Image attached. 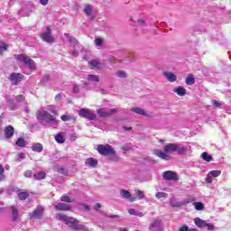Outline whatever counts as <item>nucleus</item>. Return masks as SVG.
<instances>
[{"label": "nucleus", "mask_w": 231, "mask_h": 231, "mask_svg": "<svg viewBox=\"0 0 231 231\" xmlns=\"http://www.w3.org/2000/svg\"><path fill=\"white\" fill-rule=\"evenodd\" d=\"M55 100H56V102H60V100H62V95L57 94L55 96Z\"/></svg>", "instance_id": "obj_55"}, {"label": "nucleus", "mask_w": 231, "mask_h": 231, "mask_svg": "<svg viewBox=\"0 0 231 231\" xmlns=\"http://www.w3.org/2000/svg\"><path fill=\"white\" fill-rule=\"evenodd\" d=\"M15 59H17V60L20 62H23V64H25L29 69H35V61H33V60H32L30 57L23 54H19L15 56Z\"/></svg>", "instance_id": "obj_4"}, {"label": "nucleus", "mask_w": 231, "mask_h": 231, "mask_svg": "<svg viewBox=\"0 0 231 231\" xmlns=\"http://www.w3.org/2000/svg\"><path fill=\"white\" fill-rule=\"evenodd\" d=\"M97 152L102 156H110L113 162H118L120 160V157L116 155V152L110 144H99L97 146Z\"/></svg>", "instance_id": "obj_2"}, {"label": "nucleus", "mask_w": 231, "mask_h": 231, "mask_svg": "<svg viewBox=\"0 0 231 231\" xmlns=\"http://www.w3.org/2000/svg\"><path fill=\"white\" fill-rule=\"evenodd\" d=\"M79 115L81 118H87V120H95L97 118V115L93 111L86 108H81Z\"/></svg>", "instance_id": "obj_6"}, {"label": "nucleus", "mask_w": 231, "mask_h": 231, "mask_svg": "<svg viewBox=\"0 0 231 231\" xmlns=\"http://www.w3.org/2000/svg\"><path fill=\"white\" fill-rule=\"evenodd\" d=\"M133 148H131L129 145H124L122 146V150L123 151H125V152H128V151H131Z\"/></svg>", "instance_id": "obj_54"}, {"label": "nucleus", "mask_w": 231, "mask_h": 231, "mask_svg": "<svg viewBox=\"0 0 231 231\" xmlns=\"http://www.w3.org/2000/svg\"><path fill=\"white\" fill-rule=\"evenodd\" d=\"M177 149L178 143H168L164 146V152H167L168 154L171 152H176Z\"/></svg>", "instance_id": "obj_17"}, {"label": "nucleus", "mask_w": 231, "mask_h": 231, "mask_svg": "<svg viewBox=\"0 0 231 231\" xmlns=\"http://www.w3.org/2000/svg\"><path fill=\"white\" fill-rule=\"evenodd\" d=\"M156 198H158V199H162V198H167V193H164V192H157L156 193Z\"/></svg>", "instance_id": "obj_48"}, {"label": "nucleus", "mask_w": 231, "mask_h": 231, "mask_svg": "<svg viewBox=\"0 0 231 231\" xmlns=\"http://www.w3.org/2000/svg\"><path fill=\"white\" fill-rule=\"evenodd\" d=\"M49 0H40L41 5H42L43 6H46V5H48Z\"/></svg>", "instance_id": "obj_57"}, {"label": "nucleus", "mask_w": 231, "mask_h": 231, "mask_svg": "<svg viewBox=\"0 0 231 231\" xmlns=\"http://www.w3.org/2000/svg\"><path fill=\"white\" fill-rule=\"evenodd\" d=\"M174 93H177V95H179V97H185V95H187V89H185V88L180 86L176 88L173 89Z\"/></svg>", "instance_id": "obj_21"}, {"label": "nucleus", "mask_w": 231, "mask_h": 231, "mask_svg": "<svg viewBox=\"0 0 231 231\" xmlns=\"http://www.w3.org/2000/svg\"><path fill=\"white\" fill-rule=\"evenodd\" d=\"M56 219L58 221H63L65 225L69 226V228H73V230H84L85 226L82 224H79V220L75 217H68L64 214H57Z\"/></svg>", "instance_id": "obj_1"}, {"label": "nucleus", "mask_w": 231, "mask_h": 231, "mask_svg": "<svg viewBox=\"0 0 231 231\" xmlns=\"http://www.w3.org/2000/svg\"><path fill=\"white\" fill-rule=\"evenodd\" d=\"M34 180H44L46 178V172L44 171H37L36 173L33 174Z\"/></svg>", "instance_id": "obj_25"}, {"label": "nucleus", "mask_w": 231, "mask_h": 231, "mask_svg": "<svg viewBox=\"0 0 231 231\" xmlns=\"http://www.w3.org/2000/svg\"><path fill=\"white\" fill-rule=\"evenodd\" d=\"M44 216V208L38 206L32 212L29 213L31 219H41Z\"/></svg>", "instance_id": "obj_5"}, {"label": "nucleus", "mask_w": 231, "mask_h": 231, "mask_svg": "<svg viewBox=\"0 0 231 231\" xmlns=\"http://www.w3.org/2000/svg\"><path fill=\"white\" fill-rule=\"evenodd\" d=\"M151 231H163V227L162 226V220L154 219L150 225Z\"/></svg>", "instance_id": "obj_13"}, {"label": "nucleus", "mask_w": 231, "mask_h": 231, "mask_svg": "<svg viewBox=\"0 0 231 231\" xmlns=\"http://www.w3.org/2000/svg\"><path fill=\"white\" fill-rule=\"evenodd\" d=\"M134 113H136L137 115H142L143 116H147V112L145 110L140 108V107H133L131 109Z\"/></svg>", "instance_id": "obj_27"}, {"label": "nucleus", "mask_w": 231, "mask_h": 231, "mask_svg": "<svg viewBox=\"0 0 231 231\" xmlns=\"http://www.w3.org/2000/svg\"><path fill=\"white\" fill-rule=\"evenodd\" d=\"M203 227L207 228L208 231L217 230V227H216L214 224H208L207 221H203Z\"/></svg>", "instance_id": "obj_26"}, {"label": "nucleus", "mask_w": 231, "mask_h": 231, "mask_svg": "<svg viewBox=\"0 0 231 231\" xmlns=\"http://www.w3.org/2000/svg\"><path fill=\"white\" fill-rule=\"evenodd\" d=\"M194 223L199 228H203V220H201L199 217H196L194 219Z\"/></svg>", "instance_id": "obj_41"}, {"label": "nucleus", "mask_w": 231, "mask_h": 231, "mask_svg": "<svg viewBox=\"0 0 231 231\" xmlns=\"http://www.w3.org/2000/svg\"><path fill=\"white\" fill-rule=\"evenodd\" d=\"M86 165H88V167H97L98 165V161L95 158H88L85 162Z\"/></svg>", "instance_id": "obj_22"}, {"label": "nucleus", "mask_w": 231, "mask_h": 231, "mask_svg": "<svg viewBox=\"0 0 231 231\" xmlns=\"http://www.w3.org/2000/svg\"><path fill=\"white\" fill-rule=\"evenodd\" d=\"M135 194L139 199H143V198H145L143 191H142L140 189H135Z\"/></svg>", "instance_id": "obj_42"}, {"label": "nucleus", "mask_w": 231, "mask_h": 231, "mask_svg": "<svg viewBox=\"0 0 231 231\" xmlns=\"http://www.w3.org/2000/svg\"><path fill=\"white\" fill-rule=\"evenodd\" d=\"M153 154H155V156H158V158H161V160H171V155H169V153L166 152H162L161 150L153 151Z\"/></svg>", "instance_id": "obj_15"}, {"label": "nucleus", "mask_w": 231, "mask_h": 231, "mask_svg": "<svg viewBox=\"0 0 231 231\" xmlns=\"http://www.w3.org/2000/svg\"><path fill=\"white\" fill-rule=\"evenodd\" d=\"M175 152H178V154H187V147L180 146V144H177Z\"/></svg>", "instance_id": "obj_30"}, {"label": "nucleus", "mask_w": 231, "mask_h": 231, "mask_svg": "<svg viewBox=\"0 0 231 231\" xmlns=\"http://www.w3.org/2000/svg\"><path fill=\"white\" fill-rule=\"evenodd\" d=\"M32 171L28 170L24 172V177L25 178H32Z\"/></svg>", "instance_id": "obj_53"}, {"label": "nucleus", "mask_w": 231, "mask_h": 231, "mask_svg": "<svg viewBox=\"0 0 231 231\" xmlns=\"http://www.w3.org/2000/svg\"><path fill=\"white\" fill-rule=\"evenodd\" d=\"M44 149V146H42V143H33L32 145V151H33V152H41L42 150Z\"/></svg>", "instance_id": "obj_23"}, {"label": "nucleus", "mask_w": 231, "mask_h": 231, "mask_svg": "<svg viewBox=\"0 0 231 231\" xmlns=\"http://www.w3.org/2000/svg\"><path fill=\"white\" fill-rule=\"evenodd\" d=\"M138 24H145V20H143V19H139L137 21Z\"/></svg>", "instance_id": "obj_63"}, {"label": "nucleus", "mask_w": 231, "mask_h": 231, "mask_svg": "<svg viewBox=\"0 0 231 231\" xmlns=\"http://www.w3.org/2000/svg\"><path fill=\"white\" fill-rule=\"evenodd\" d=\"M15 100L19 103L23 102V104L25 105V113H28V103H26V101L24 100V97H23V95H18L15 97Z\"/></svg>", "instance_id": "obj_24"}, {"label": "nucleus", "mask_w": 231, "mask_h": 231, "mask_svg": "<svg viewBox=\"0 0 231 231\" xmlns=\"http://www.w3.org/2000/svg\"><path fill=\"white\" fill-rule=\"evenodd\" d=\"M88 64L92 66L93 69H102V68H104V63L100 62L98 60H92L88 61Z\"/></svg>", "instance_id": "obj_18"}, {"label": "nucleus", "mask_w": 231, "mask_h": 231, "mask_svg": "<svg viewBox=\"0 0 231 231\" xmlns=\"http://www.w3.org/2000/svg\"><path fill=\"white\" fill-rule=\"evenodd\" d=\"M54 207H55L56 210H60V211L71 210V206H69V204H66V203H58Z\"/></svg>", "instance_id": "obj_20"}, {"label": "nucleus", "mask_w": 231, "mask_h": 231, "mask_svg": "<svg viewBox=\"0 0 231 231\" xmlns=\"http://www.w3.org/2000/svg\"><path fill=\"white\" fill-rule=\"evenodd\" d=\"M128 214H130V216H136V214H138V211H136L134 208H130L128 209Z\"/></svg>", "instance_id": "obj_50"}, {"label": "nucleus", "mask_w": 231, "mask_h": 231, "mask_svg": "<svg viewBox=\"0 0 231 231\" xmlns=\"http://www.w3.org/2000/svg\"><path fill=\"white\" fill-rule=\"evenodd\" d=\"M116 111H118L116 108H110L106 111L104 108H99L97 109V115L100 118H107L114 113H116Z\"/></svg>", "instance_id": "obj_7"}, {"label": "nucleus", "mask_w": 231, "mask_h": 231, "mask_svg": "<svg viewBox=\"0 0 231 231\" xmlns=\"http://www.w3.org/2000/svg\"><path fill=\"white\" fill-rule=\"evenodd\" d=\"M60 200L64 201L65 203H71L72 202L71 199L68 195L61 196Z\"/></svg>", "instance_id": "obj_43"}, {"label": "nucleus", "mask_w": 231, "mask_h": 231, "mask_svg": "<svg viewBox=\"0 0 231 231\" xmlns=\"http://www.w3.org/2000/svg\"><path fill=\"white\" fill-rule=\"evenodd\" d=\"M55 141L57 142V143H64V142H66V138L62 136V134H58L55 136Z\"/></svg>", "instance_id": "obj_32"}, {"label": "nucleus", "mask_w": 231, "mask_h": 231, "mask_svg": "<svg viewBox=\"0 0 231 231\" xmlns=\"http://www.w3.org/2000/svg\"><path fill=\"white\" fill-rule=\"evenodd\" d=\"M163 77H165L166 80H168V82H176V80H178V76H176V74L171 72V71H163L162 73Z\"/></svg>", "instance_id": "obj_14"}, {"label": "nucleus", "mask_w": 231, "mask_h": 231, "mask_svg": "<svg viewBox=\"0 0 231 231\" xmlns=\"http://www.w3.org/2000/svg\"><path fill=\"white\" fill-rule=\"evenodd\" d=\"M7 104L9 106V109H11L12 111H15V109H17V106H15V104L14 103V99L8 97Z\"/></svg>", "instance_id": "obj_33"}, {"label": "nucleus", "mask_w": 231, "mask_h": 231, "mask_svg": "<svg viewBox=\"0 0 231 231\" xmlns=\"http://www.w3.org/2000/svg\"><path fill=\"white\" fill-rule=\"evenodd\" d=\"M72 91H73V93H79L80 88H79V85L74 84L73 88H72Z\"/></svg>", "instance_id": "obj_49"}, {"label": "nucleus", "mask_w": 231, "mask_h": 231, "mask_svg": "<svg viewBox=\"0 0 231 231\" xmlns=\"http://www.w3.org/2000/svg\"><path fill=\"white\" fill-rule=\"evenodd\" d=\"M15 144L18 146V147H26V141H24L23 138H19Z\"/></svg>", "instance_id": "obj_38"}, {"label": "nucleus", "mask_w": 231, "mask_h": 231, "mask_svg": "<svg viewBox=\"0 0 231 231\" xmlns=\"http://www.w3.org/2000/svg\"><path fill=\"white\" fill-rule=\"evenodd\" d=\"M179 231H189V226H183L179 228Z\"/></svg>", "instance_id": "obj_56"}, {"label": "nucleus", "mask_w": 231, "mask_h": 231, "mask_svg": "<svg viewBox=\"0 0 231 231\" xmlns=\"http://www.w3.org/2000/svg\"><path fill=\"white\" fill-rule=\"evenodd\" d=\"M41 38L44 42H48L49 44H51V42H54L53 36H51V30L50 28H47L46 32H42Z\"/></svg>", "instance_id": "obj_9"}, {"label": "nucleus", "mask_w": 231, "mask_h": 231, "mask_svg": "<svg viewBox=\"0 0 231 231\" xmlns=\"http://www.w3.org/2000/svg\"><path fill=\"white\" fill-rule=\"evenodd\" d=\"M14 134H15V128H14V126L7 125L4 128V134L6 140H10V138H13Z\"/></svg>", "instance_id": "obj_12"}, {"label": "nucleus", "mask_w": 231, "mask_h": 231, "mask_svg": "<svg viewBox=\"0 0 231 231\" xmlns=\"http://www.w3.org/2000/svg\"><path fill=\"white\" fill-rule=\"evenodd\" d=\"M18 158H20V160H24V152L18 153Z\"/></svg>", "instance_id": "obj_60"}, {"label": "nucleus", "mask_w": 231, "mask_h": 231, "mask_svg": "<svg viewBox=\"0 0 231 231\" xmlns=\"http://www.w3.org/2000/svg\"><path fill=\"white\" fill-rule=\"evenodd\" d=\"M29 196H30V194H28V192H26V191H22V192L18 193V198L22 201H24V199H26Z\"/></svg>", "instance_id": "obj_35"}, {"label": "nucleus", "mask_w": 231, "mask_h": 231, "mask_svg": "<svg viewBox=\"0 0 231 231\" xmlns=\"http://www.w3.org/2000/svg\"><path fill=\"white\" fill-rule=\"evenodd\" d=\"M185 82H186L187 86H192L193 84L196 83V79H194V77H192V76H188L186 78Z\"/></svg>", "instance_id": "obj_34"}, {"label": "nucleus", "mask_w": 231, "mask_h": 231, "mask_svg": "<svg viewBox=\"0 0 231 231\" xmlns=\"http://www.w3.org/2000/svg\"><path fill=\"white\" fill-rule=\"evenodd\" d=\"M193 205L196 210H203V203L201 202H193Z\"/></svg>", "instance_id": "obj_44"}, {"label": "nucleus", "mask_w": 231, "mask_h": 231, "mask_svg": "<svg viewBox=\"0 0 231 231\" xmlns=\"http://www.w3.org/2000/svg\"><path fill=\"white\" fill-rule=\"evenodd\" d=\"M37 120L48 122L49 124H57V119L55 118V116L48 113V111H38Z\"/></svg>", "instance_id": "obj_3"}, {"label": "nucleus", "mask_w": 231, "mask_h": 231, "mask_svg": "<svg viewBox=\"0 0 231 231\" xmlns=\"http://www.w3.org/2000/svg\"><path fill=\"white\" fill-rule=\"evenodd\" d=\"M218 176H221V171L219 170L211 171L208 173L205 179V182L208 184L212 183V181H214V178H218Z\"/></svg>", "instance_id": "obj_8"}, {"label": "nucleus", "mask_w": 231, "mask_h": 231, "mask_svg": "<svg viewBox=\"0 0 231 231\" xmlns=\"http://www.w3.org/2000/svg\"><path fill=\"white\" fill-rule=\"evenodd\" d=\"M95 44H96V46H102V44H104V39L97 38L95 40Z\"/></svg>", "instance_id": "obj_47"}, {"label": "nucleus", "mask_w": 231, "mask_h": 231, "mask_svg": "<svg viewBox=\"0 0 231 231\" xmlns=\"http://www.w3.org/2000/svg\"><path fill=\"white\" fill-rule=\"evenodd\" d=\"M195 199H196L193 196H189L183 201V203L184 205H187V203H192Z\"/></svg>", "instance_id": "obj_45"}, {"label": "nucleus", "mask_w": 231, "mask_h": 231, "mask_svg": "<svg viewBox=\"0 0 231 231\" xmlns=\"http://www.w3.org/2000/svg\"><path fill=\"white\" fill-rule=\"evenodd\" d=\"M60 119L62 120V122H69V116H68V115H63V116H61Z\"/></svg>", "instance_id": "obj_51"}, {"label": "nucleus", "mask_w": 231, "mask_h": 231, "mask_svg": "<svg viewBox=\"0 0 231 231\" xmlns=\"http://www.w3.org/2000/svg\"><path fill=\"white\" fill-rule=\"evenodd\" d=\"M82 207L85 208V210H87V212H89V206L82 204Z\"/></svg>", "instance_id": "obj_62"}, {"label": "nucleus", "mask_w": 231, "mask_h": 231, "mask_svg": "<svg viewBox=\"0 0 231 231\" xmlns=\"http://www.w3.org/2000/svg\"><path fill=\"white\" fill-rule=\"evenodd\" d=\"M42 82L46 84V82H50V75H44L42 79Z\"/></svg>", "instance_id": "obj_52"}, {"label": "nucleus", "mask_w": 231, "mask_h": 231, "mask_svg": "<svg viewBox=\"0 0 231 231\" xmlns=\"http://www.w3.org/2000/svg\"><path fill=\"white\" fill-rule=\"evenodd\" d=\"M102 205L100 203H97L94 207L95 210H97L98 208H101Z\"/></svg>", "instance_id": "obj_61"}, {"label": "nucleus", "mask_w": 231, "mask_h": 231, "mask_svg": "<svg viewBox=\"0 0 231 231\" xmlns=\"http://www.w3.org/2000/svg\"><path fill=\"white\" fill-rule=\"evenodd\" d=\"M211 104L215 107H218L219 109H223V107H225V103L223 101H217V100L214 99L211 101Z\"/></svg>", "instance_id": "obj_28"}, {"label": "nucleus", "mask_w": 231, "mask_h": 231, "mask_svg": "<svg viewBox=\"0 0 231 231\" xmlns=\"http://www.w3.org/2000/svg\"><path fill=\"white\" fill-rule=\"evenodd\" d=\"M23 77H24L23 74L14 72L10 75L9 80H11L13 86H17L23 80Z\"/></svg>", "instance_id": "obj_11"}, {"label": "nucleus", "mask_w": 231, "mask_h": 231, "mask_svg": "<svg viewBox=\"0 0 231 231\" xmlns=\"http://www.w3.org/2000/svg\"><path fill=\"white\" fill-rule=\"evenodd\" d=\"M11 216H12V221L15 223L16 221H19V210L15 208V207L11 206Z\"/></svg>", "instance_id": "obj_19"}, {"label": "nucleus", "mask_w": 231, "mask_h": 231, "mask_svg": "<svg viewBox=\"0 0 231 231\" xmlns=\"http://www.w3.org/2000/svg\"><path fill=\"white\" fill-rule=\"evenodd\" d=\"M65 36L68 37L69 42H72V44H77V39H75L74 37H69V34L68 33H65Z\"/></svg>", "instance_id": "obj_46"}, {"label": "nucleus", "mask_w": 231, "mask_h": 231, "mask_svg": "<svg viewBox=\"0 0 231 231\" xmlns=\"http://www.w3.org/2000/svg\"><path fill=\"white\" fill-rule=\"evenodd\" d=\"M3 174H5V168L3 165H0V176H3Z\"/></svg>", "instance_id": "obj_59"}, {"label": "nucleus", "mask_w": 231, "mask_h": 231, "mask_svg": "<svg viewBox=\"0 0 231 231\" xmlns=\"http://www.w3.org/2000/svg\"><path fill=\"white\" fill-rule=\"evenodd\" d=\"M6 50H8V45L3 42H0V55H3V52L6 51Z\"/></svg>", "instance_id": "obj_40"}, {"label": "nucleus", "mask_w": 231, "mask_h": 231, "mask_svg": "<svg viewBox=\"0 0 231 231\" xmlns=\"http://www.w3.org/2000/svg\"><path fill=\"white\" fill-rule=\"evenodd\" d=\"M203 160H204V162H212V160H214V158L212 157V155H208V152H203Z\"/></svg>", "instance_id": "obj_39"}, {"label": "nucleus", "mask_w": 231, "mask_h": 231, "mask_svg": "<svg viewBox=\"0 0 231 231\" xmlns=\"http://www.w3.org/2000/svg\"><path fill=\"white\" fill-rule=\"evenodd\" d=\"M84 13L86 14V15L90 17V15L93 14V7L91 5H86L84 7Z\"/></svg>", "instance_id": "obj_31"}, {"label": "nucleus", "mask_w": 231, "mask_h": 231, "mask_svg": "<svg viewBox=\"0 0 231 231\" xmlns=\"http://www.w3.org/2000/svg\"><path fill=\"white\" fill-rule=\"evenodd\" d=\"M170 203H171V207H174V208H180V207H182V205H183V203H181V202H178V201H176V199H171V200H170Z\"/></svg>", "instance_id": "obj_36"}, {"label": "nucleus", "mask_w": 231, "mask_h": 231, "mask_svg": "<svg viewBox=\"0 0 231 231\" xmlns=\"http://www.w3.org/2000/svg\"><path fill=\"white\" fill-rule=\"evenodd\" d=\"M120 195L122 196V198H124L125 199H129V201H131L133 203V201H136V198L133 197L131 195V192H129V190L126 189H121L120 190Z\"/></svg>", "instance_id": "obj_16"}, {"label": "nucleus", "mask_w": 231, "mask_h": 231, "mask_svg": "<svg viewBox=\"0 0 231 231\" xmlns=\"http://www.w3.org/2000/svg\"><path fill=\"white\" fill-rule=\"evenodd\" d=\"M72 55L74 57H79V51H72Z\"/></svg>", "instance_id": "obj_64"}, {"label": "nucleus", "mask_w": 231, "mask_h": 231, "mask_svg": "<svg viewBox=\"0 0 231 231\" xmlns=\"http://www.w3.org/2000/svg\"><path fill=\"white\" fill-rule=\"evenodd\" d=\"M107 217H110V219H118L120 217L118 215H112V216H107Z\"/></svg>", "instance_id": "obj_58"}, {"label": "nucleus", "mask_w": 231, "mask_h": 231, "mask_svg": "<svg viewBox=\"0 0 231 231\" xmlns=\"http://www.w3.org/2000/svg\"><path fill=\"white\" fill-rule=\"evenodd\" d=\"M87 80H88L89 82H100V78L97 75H88L87 77Z\"/></svg>", "instance_id": "obj_29"}, {"label": "nucleus", "mask_w": 231, "mask_h": 231, "mask_svg": "<svg viewBox=\"0 0 231 231\" xmlns=\"http://www.w3.org/2000/svg\"><path fill=\"white\" fill-rule=\"evenodd\" d=\"M163 180L167 181H176L178 180V173L172 171H167L163 173Z\"/></svg>", "instance_id": "obj_10"}, {"label": "nucleus", "mask_w": 231, "mask_h": 231, "mask_svg": "<svg viewBox=\"0 0 231 231\" xmlns=\"http://www.w3.org/2000/svg\"><path fill=\"white\" fill-rule=\"evenodd\" d=\"M116 76L118 77L119 79H126L127 78V73L124 70H117L116 72Z\"/></svg>", "instance_id": "obj_37"}]
</instances>
